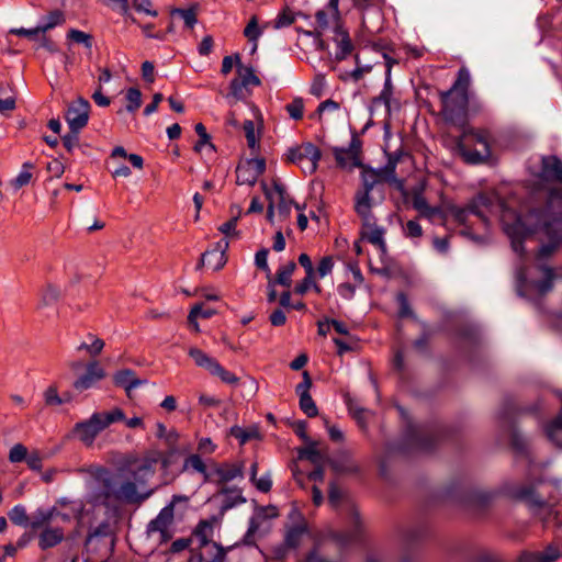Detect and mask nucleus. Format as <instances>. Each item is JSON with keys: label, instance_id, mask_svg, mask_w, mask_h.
<instances>
[{"label": "nucleus", "instance_id": "obj_20", "mask_svg": "<svg viewBox=\"0 0 562 562\" xmlns=\"http://www.w3.org/2000/svg\"><path fill=\"white\" fill-rule=\"evenodd\" d=\"M371 191L359 190L355 196V211L362 221H372L373 202L370 196Z\"/></svg>", "mask_w": 562, "mask_h": 562}, {"label": "nucleus", "instance_id": "obj_39", "mask_svg": "<svg viewBox=\"0 0 562 562\" xmlns=\"http://www.w3.org/2000/svg\"><path fill=\"white\" fill-rule=\"evenodd\" d=\"M34 165L32 162H24L22 166V170L19 175L12 180V186L14 189L19 190L24 186H27L32 180V169Z\"/></svg>", "mask_w": 562, "mask_h": 562}, {"label": "nucleus", "instance_id": "obj_54", "mask_svg": "<svg viewBox=\"0 0 562 562\" xmlns=\"http://www.w3.org/2000/svg\"><path fill=\"white\" fill-rule=\"evenodd\" d=\"M68 38H70L75 43L85 45L87 48L92 47L91 36L82 31L75 29L70 30L68 32Z\"/></svg>", "mask_w": 562, "mask_h": 562}, {"label": "nucleus", "instance_id": "obj_2", "mask_svg": "<svg viewBox=\"0 0 562 562\" xmlns=\"http://www.w3.org/2000/svg\"><path fill=\"white\" fill-rule=\"evenodd\" d=\"M527 220L533 224V229H525L520 220L517 221L514 229L525 231L526 235L535 232H542L548 243L543 244L537 254L538 259L550 257L562 241V190H554L549 194L543 209L532 210Z\"/></svg>", "mask_w": 562, "mask_h": 562}, {"label": "nucleus", "instance_id": "obj_3", "mask_svg": "<svg viewBox=\"0 0 562 562\" xmlns=\"http://www.w3.org/2000/svg\"><path fill=\"white\" fill-rule=\"evenodd\" d=\"M494 139L487 130L465 127L456 142V150L470 165L486 162L493 155Z\"/></svg>", "mask_w": 562, "mask_h": 562}, {"label": "nucleus", "instance_id": "obj_45", "mask_svg": "<svg viewBox=\"0 0 562 562\" xmlns=\"http://www.w3.org/2000/svg\"><path fill=\"white\" fill-rule=\"evenodd\" d=\"M211 374L220 378L222 382L227 384H236L238 382V378L233 372L223 368L218 361L211 371Z\"/></svg>", "mask_w": 562, "mask_h": 562}, {"label": "nucleus", "instance_id": "obj_16", "mask_svg": "<svg viewBox=\"0 0 562 562\" xmlns=\"http://www.w3.org/2000/svg\"><path fill=\"white\" fill-rule=\"evenodd\" d=\"M57 518H60L64 521L69 520V516L66 514H61L57 509L53 508L50 510H37L31 521H29V526L33 529H40V528H46L49 527L50 524L56 520Z\"/></svg>", "mask_w": 562, "mask_h": 562}, {"label": "nucleus", "instance_id": "obj_57", "mask_svg": "<svg viewBox=\"0 0 562 562\" xmlns=\"http://www.w3.org/2000/svg\"><path fill=\"white\" fill-rule=\"evenodd\" d=\"M244 132L249 148L255 149L258 145V139L255 134V124L251 120H246L244 122Z\"/></svg>", "mask_w": 562, "mask_h": 562}, {"label": "nucleus", "instance_id": "obj_64", "mask_svg": "<svg viewBox=\"0 0 562 562\" xmlns=\"http://www.w3.org/2000/svg\"><path fill=\"white\" fill-rule=\"evenodd\" d=\"M256 488L262 493H268L272 486V480L270 472L265 473L261 477L256 479V482H251Z\"/></svg>", "mask_w": 562, "mask_h": 562}, {"label": "nucleus", "instance_id": "obj_34", "mask_svg": "<svg viewBox=\"0 0 562 562\" xmlns=\"http://www.w3.org/2000/svg\"><path fill=\"white\" fill-rule=\"evenodd\" d=\"M88 338L91 340V342L90 344L85 342V341L81 342L77 347V351H83L85 350L90 357L94 358V357L99 356L102 352L105 344H104V341L101 338H99V337H97V336H94L92 334H89Z\"/></svg>", "mask_w": 562, "mask_h": 562}, {"label": "nucleus", "instance_id": "obj_41", "mask_svg": "<svg viewBox=\"0 0 562 562\" xmlns=\"http://www.w3.org/2000/svg\"><path fill=\"white\" fill-rule=\"evenodd\" d=\"M296 269L294 261H289L286 265L280 267L277 272V282L280 285L289 288L291 285V277Z\"/></svg>", "mask_w": 562, "mask_h": 562}, {"label": "nucleus", "instance_id": "obj_17", "mask_svg": "<svg viewBox=\"0 0 562 562\" xmlns=\"http://www.w3.org/2000/svg\"><path fill=\"white\" fill-rule=\"evenodd\" d=\"M262 188L266 194L270 193L274 196V209L278 211L279 215L282 217H288L291 213L292 201L286 196L282 186L276 183L272 190H268L267 186L262 183Z\"/></svg>", "mask_w": 562, "mask_h": 562}, {"label": "nucleus", "instance_id": "obj_13", "mask_svg": "<svg viewBox=\"0 0 562 562\" xmlns=\"http://www.w3.org/2000/svg\"><path fill=\"white\" fill-rule=\"evenodd\" d=\"M227 247V240L218 241L215 248L206 250L204 254H202L201 260L198 263L196 269H200L203 266H207L214 271L222 269L227 261L225 254Z\"/></svg>", "mask_w": 562, "mask_h": 562}, {"label": "nucleus", "instance_id": "obj_32", "mask_svg": "<svg viewBox=\"0 0 562 562\" xmlns=\"http://www.w3.org/2000/svg\"><path fill=\"white\" fill-rule=\"evenodd\" d=\"M546 435L554 446L562 448V414L546 426Z\"/></svg>", "mask_w": 562, "mask_h": 562}, {"label": "nucleus", "instance_id": "obj_47", "mask_svg": "<svg viewBox=\"0 0 562 562\" xmlns=\"http://www.w3.org/2000/svg\"><path fill=\"white\" fill-rule=\"evenodd\" d=\"M352 43L347 33L341 34V40L338 42V49L336 52V59L342 60L352 52Z\"/></svg>", "mask_w": 562, "mask_h": 562}, {"label": "nucleus", "instance_id": "obj_27", "mask_svg": "<svg viewBox=\"0 0 562 562\" xmlns=\"http://www.w3.org/2000/svg\"><path fill=\"white\" fill-rule=\"evenodd\" d=\"M543 175L553 180L562 181V161L554 157H546L542 159Z\"/></svg>", "mask_w": 562, "mask_h": 562}, {"label": "nucleus", "instance_id": "obj_42", "mask_svg": "<svg viewBox=\"0 0 562 562\" xmlns=\"http://www.w3.org/2000/svg\"><path fill=\"white\" fill-rule=\"evenodd\" d=\"M420 216L429 220L432 223L443 224L447 221V213L440 207L428 206L419 213Z\"/></svg>", "mask_w": 562, "mask_h": 562}, {"label": "nucleus", "instance_id": "obj_21", "mask_svg": "<svg viewBox=\"0 0 562 562\" xmlns=\"http://www.w3.org/2000/svg\"><path fill=\"white\" fill-rule=\"evenodd\" d=\"M278 516L279 512L276 506H266L257 508L249 520L248 535L257 532L263 521L276 518Z\"/></svg>", "mask_w": 562, "mask_h": 562}, {"label": "nucleus", "instance_id": "obj_40", "mask_svg": "<svg viewBox=\"0 0 562 562\" xmlns=\"http://www.w3.org/2000/svg\"><path fill=\"white\" fill-rule=\"evenodd\" d=\"M64 22V13L60 10H54L45 16L44 23L40 25V30H42V33H45L48 30L63 24Z\"/></svg>", "mask_w": 562, "mask_h": 562}, {"label": "nucleus", "instance_id": "obj_58", "mask_svg": "<svg viewBox=\"0 0 562 562\" xmlns=\"http://www.w3.org/2000/svg\"><path fill=\"white\" fill-rule=\"evenodd\" d=\"M45 403L48 406L61 405L65 401L58 395L57 387L50 385L44 392Z\"/></svg>", "mask_w": 562, "mask_h": 562}, {"label": "nucleus", "instance_id": "obj_10", "mask_svg": "<svg viewBox=\"0 0 562 562\" xmlns=\"http://www.w3.org/2000/svg\"><path fill=\"white\" fill-rule=\"evenodd\" d=\"M265 170L266 161L262 158L241 160L236 168V183L252 187Z\"/></svg>", "mask_w": 562, "mask_h": 562}, {"label": "nucleus", "instance_id": "obj_37", "mask_svg": "<svg viewBox=\"0 0 562 562\" xmlns=\"http://www.w3.org/2000/svg\"><path fill=\"white\" fill-rule=\"evenodd\" d=\"M471 77L470 72L467 68L462 67L458 71L457 80L453 86L448 90L454 93L464 92L468 93V88L470 86Z\"/></svg>", "mask_w": 562, "mask_h": 562}, {"label": "nucleus", "instance_id": "obj_36", "mask_svg": "<svg viewBox=\"0 0 562 562\" xmlns=\"http://www.w3.org/2000/svg\"><path fill=\"white\" fill-rule=\"evenodd\" d=\"M60 290L54 285H47L41 294L38 307H48L55 305L60 299Z\"/></svg>", "mask_w": 562, "mask_h": 562}, {"label": "nucleus", "instance_id": "obj_48", "mask_svg": "<svg viewBox=\"0 0 562 562\" xmlns=\"http://www.w3.org/2000/svg\"><path fill=\"white\" fill-rule=\"evenodd\" d=\"M215 311L209 307H204L203 304L194 305L188 316V322L193 323L199 317L210 318L214 315Z\"/></svg>", "mask_w": 562, "mask_h": 562}, {"label": "nucleus", "instance_id": "obj_30", "mask_svg": "<svg viewBox=\"0 0 562 562\" xmlns=\"http://www.w3.org/2000/svg\"><path fill=\"white\" fill-rule=\"evenodd\" d=\"M445 212L447 213V217L452 216L459 224H465L469 214L481 216V213L474 204H470L467 207L449 206Z\"/></svg>", "mask_w": 562, "mask_h": 562}, {"label": "nucleus", "instance_id": "obj_26", "mask_svg": "<svg viewBox=\"0 0 562 562\" xmlns=\"http://www.w3.org/2000/svg\"><path fill=\"white\" fill-rule=\"evenodd\" d=\"M539 270L542 274L541 280L531 281L530 285L541 295L548 293L553 286V280L555 278V273L553 269L547 266H540Z\"/></svg>", "mask_w": 562, "mask_h": 562}, {"label": "nucleus", "instance_id": "obj_33", "mask_svg": "<svg viewBox=\"0 0 562 562\" xmlns=\"http://www.w3.org/2000/svg\"><path fill=\"white\" fill-rule=\"evenodd\" d=\"M189 356L193 359L194 363L207 370L210 373L213 370L214 366L216 364L217 360L206 355L204 351H202L199 348H191L189 350Z\"/></svg>", "mask_w": 562, "mask_h": 562}, {"label": "nucleus", "instance_id": "obj_59", "mask_svg": "<svg viewBox=\"0 0 562 562\" xmlns=\"http://www.w3.org/2000/svg\"><path fill=\"white\" fill-rule=\"evenodd\" d=\"M27 467L33 471H41L43 467V456L40 451L33 450L25 460Z\"/></svg>", "mask_w": 562, "mask_h": 562}, {"label": "nucleus", "instance_id": "obj_52", "mask_svg": "<svg viewBox=\"0 0 562 562\" xmlns=\"http://www.w3.org/2000/svg\"><path fill=\"white\" fill-rule=\"evenodd\" d=\"M300 408L308 417H315L318 414L317 406L312 398L311 394L300 396Z\"/></svg>", "mask_w": 562, "mask_h": 562}, {"label": "nucleus", "instance_id": "obj_19", "mask_svg": "<svg viewBox=\"0 0 562 562\" xmlns=\"http://www.w3.org/2000/svg\"><path fill=\"white\" fill-rule=\"evenodd\" d=\"M364 226L363 237L371 243L372 245L376 246L381 251H385L386 245L384 241V228L378 226L374 222V218L372 221H362Z\"/></svg>", "mask_w": 562, "mask_h": 562}, {"label": "nucleus", "instance_id": "obj_61", "mask_svg": "<svg viewBox=\"0 0 562 562\" xmlns=\"http://www.w3.org/2000/svg\"><path fill=\"white\" fill-rule=\"evenodd\" d=\"M133 5L135 10L139 13H145L150 16H157V10L153 9V4L150 0H134Z\"/></svg>", "mask_w": 562, "mask_h": 562}, {"label": "nucleus", "instance_id": "obj_44", "mask_svg": "<svg viewBox=\"0 0 562 562\" xmlns=\"http://www.w3.org/2000/svg\"><path fill=\"white\" fill-rule=\"evenodd\" d=\"M9 518L18 526H29V517L25 507L22 505L14 506L9 513Z\"/></svg>", "mask_w": 562, "mask_h": 562}, {"label": "nucleus", "instance_id": "obj_22", "mask_svg": "<svg viewBox=\"0 0 562 562\" xmlns=\"http://www.w3.org/2000/svg\"><path fill=\"white\" fill-rule=\"evenodd\" d=\"M65 537L64 530L59 527H46L40 533L38 537V547L42 550H46L48 548H53L60 543Z\"/></svg>", "mask_w": 562, "mask_h": 562}, {"label": "nucleus", "instance_id": "obj_60", "mask_svg": "<svg viewBox=\"0 0 562 562\" xmlns=\"http://www.w3.org/2000/svg\"><path fill=\"white\" fill-rule=\"evenodd\" d=\"M248 87L237 77L231 82V95L237 100H241L246 97V90Z\"/></svg>", "mask_w": 562, "mask_h": 562}, {"label": "nucleus", "instance_id": "obj_51", "mask_svg": "<svg viewBox=\"0 0 562 562\" xmlns=\"http://www.w3.org/2000/svg\"><path fill=\"white\" fill-rule=\"evenodd\" d=\"M29 454L27 448L22 443H15L9 452V461L11 463H19L26 460Z\"/></svg>", "mask_w": 562, "mask_h": 562}, {"label": "nucleus", "instance_id": "obj_15", "mask_svg": "<svg viewBox=\"0 0 562 562\" xmlns=\"http://www.w3.org/2000/svg\"><path fill=\"white\" fill-rule=\"evenodd\" d=\"M359 151V142L353 138L348 148H335L334 156L340 167L352 168L361 165Z\"/></svg>", "mask_w": 562, "mask_h": 562}, {"label": "nucleus", "instance_id": "obj_55", "mask_svg": "<svg viewBox=\"0 0 562 562\" xmlns=\"http://www.w3.org/2000/svg\"><path fill=\"white\" fill-rule=\"evenodd\" d=\"M295 21V14L293 11L285 9L283 10L274 21L276 29H282L291 25Z\"/></svg>", "mask_w": 562, "mask_h": 562}, {"label": "nucleus", "instance_id": "obj_5", "mask_svg": "<svg viewBox=\"0 0 562 562\" xmlns=\"http://www.w3.org/2000/svg\"><path fill=\"white\" fill-rule=\"evenodd\" d=\"M187 498L180 495H173L169 504L160 509L158 515L151 519L146 528L148 538L155 539L159 543H166L172 539L175 533V506L180 501Z\"/></svg>", "mask_w": 562, "mask_h": 562}, {"label": "nucleus", "instance_id": "obj_1", "mask_svg": "<svg viewBox=\"0 0 562 562\" xmlns=\"http://www.w3.org/2000/svg\"><path fill=\"white\" fill-rule=\"evenodd\" d=\"M136 463L137 457L130 456L114 473L99 469L94 474L93 502L112 507L119 504H140L149 498L154 490L147 488L145 482H139Z\"/></svg>", "mask_w": 562, "mask_h": 562}, {"label": "nucleus", "instance_id": "obj_7", "mask_svg": "<svg viewBox=\"0 0 562 562\" xmlns=\"http://www.w3.org/2000/svg\"><path fill=\"white\" fill-rule=\"evenodd\" d=\"M515 495L527 503L532 515L544 526L552 519L558 518L559 513L555 509L558 502L552 498H544L542 495L537 493L533 487L521 486L516 491Z\"/></svg>", "mask_w": 562, "mask_h": 562}, {"label": "nucleus", "instance_id": "obj_24", "mask_svg": "<svg viewBox=\"0 0 562 562\" xmlns=\"http://www.w3.org/2000/svg\"><path fill=\"white\" fill-rule=\"evenodd\" d=\"M558 546L550 543L541 551L530 552L526 555L527 562H555L561 558Z\"/></svg>", "mask_w": 562, "mask_h": 562}, {"label": "nucleus", "instance_id": "obj_4", "mask_svg": "<svg viewBox=\"0 0 562 562\" xmlns=\"http://www.w3.org/2000/svg\"><path fill=\"white\" fill-rule=\"evenodd\" d=\"M125 415L122 409L115 408L108 413H94L88 420L77 423L74 432L80 441L91 446L95 437L115 422L123 420Z\"/></svg>", "mask_w": 562, "mask_h": 562}, {"label": "nucleus", "instance_id": "obj_29", "mask_svg": "<svg viewBox=\"0 0 562 562\" xmlns=\"http://www.w3.org/2000/svg\"><path fill=\"white\" fill-rule=\"evenodd\" d=\"M183 470L200 473L203 476V481L206 482V475L210 467L207 468L200 454L193 453L186 458L183 462Z\"/></svg>", "mask_w": 562, "mask_h": 562}, {"label": "nucleus", "instance_id": "obj_49", "mask_svg": "<svg viewBox=\"0 0 562 562\" xmlns=\"http://www.w3.org/2000/svg\"><path fill=\"white\" fill-rule=\"evenodd\" d=\"M285 110L291 119L301 120L304 113V103L301 98H295L292 102L285 105Z\"/></svg>", "mask_w": 562, "mask_h": 562}, {"label": "nucleus", "instance_id": "obj_31", "mask_svg": "<svg viewBox=\"0 0 562 562\" xmlns=\"http://www.w3.org/2000/svg\"><path fill=\"white\" fill-rule=\"evenodd\" d=\"M299 459H306L315 465L322 464L325 454L317 449L315 441H307V446L299 451Z\"/></svg>", "mask_w": 562, "mask_h": 562}, {"label": "nucleus", "instance_id": "obj_63", "mask_svg": "<svg viewBox=\"0 0 562 562\" xmlns=\"http://www.w3.org/2000/svg\"><path fill=\"white\" fill-rule=\"evenodd\" d=\"M333 268H334L333 258L329 256H326V257L322 258V260L319 261L316 273L318 274L319 278H324L333 271Z\"/></svg>", "mask_w": 562, "mask_h": 562}, {"label": "nucleus", "instance_id": "obj_46", "mask_svg": "<svg viewBox=\"0 0 562 562\" xmlns=\"http://www.w3.org/2000/svg\"><path fill=\"white\" fill-rule=\"evenodd\" d=\"M310 289H313L316 293H321V286L315 282V274H306V277L295 286L297 294H305Z\"/></svg>", "mask_w": 562, "mask_h": 562}, {"label": "nucleus", "instance_id": "obj_28", "mask_svg": "<svg viewBox=\"0 0 562 562\" xmlns=\"http://www.w3.org/2000/svg\"><path fill=\"white\" fill-rule=\"evenodd\" d=\"M114 382L116 385L124 387L128 394L133 389L139 386L143 383L142 380L135 378V374L132 370L127 369L119 371L114 375Z\"/></svg>", "mask_w": 562, "mask_h": 562}, {"label": "nucleus", "instance_id": "obj_56", "mask_svg": "<svg viewBox=\"0 0 562 562\" xmlns=\"http://www.w3.org/2000/svg\"><path fill=\"white\" fill-rule=\"evenodd\" d=\"M338 109H339V104L337 102H335L330 99L326 100L318 105L317 111L314 114V117H317L319 121H322L323 115L325 113L337 112Z\"/></svg>", "mask_w": 562, "mask_h": 562}, {"label": "nucleus", "instance_id": "obj_9", "mask_svg": "<svg viewBox=\"0 0 562 562\" xmlns=\"http://www.w3.org/2000/svg\"><path fill=\"white\" fill-rule=\"evenodd\" d=\"M243 475L244 464L241 462H212L210 465L209 473L206 475V482L215 484H225L237 477H243Z\"/></svg>", "mask_w": 562, "mask_h": 562}, {"label": "nucleus", "instance_id": "obj_8", "mask_svg": "<svg viewBox=\"0 0 562 562\" xmlns=\"http://www.w3.org/2000/svg\"><path fill=\"white\" fill-rule=\"evenodd\" d=\"M170 453L165 454L160 450L151 449L147 451L142 459L137 458L136 468L138 470L139 482L147 484L148 480L151 479L156 472V465L161 464L162 469H168L170 465Z\"/></svg>", "mask_w": 562, "mask_h": 562}, {"label": "nucleus", "instance_id": "obj_62", "mask_svg": "<svg viewBox=\"0 0 562 562\" xmlns=\"http://www.w3.org/2000/svg\"><path fill=\"white\" fill-rule=\"evenodd\" d=\"M261 32L258 29L257 19L252 16L244 30V35L251 42H256Z\"/></svg>", "mask_w": 562, "mask_h": 562}, {"label": "nucleus", "instance_id": "obj_43", "mask_svg": "<svg viewBox=\"0 0 562 562\" xmlns=\"http://www.w3.org/2000/svg\"><path fill=\"white\" fill-rule=\"evenodd\" d=\"M381 181V173L374 170H364L362 172V183L364 191H373Z\"/></svg>", "mask_w": 562, "mask_h": 562}, {"label": "nucleus", "instance_id": "obj_6", "mask_svg": "<svg viewBox=\"0 0 562 562\" xmlns=\"http://www.w3.org/2000/svg\"><path fill=\"white\" fill-rule=\"evenodd\" d=\"M440 100L443 120L457 127L465 128L468 124V93H454L447 90L440 93Z\"/></svg>", "mask_w": 562, "mask_h": 562}, {"label": "nucleus", "instance_id": "obj_18", "mask_svg": "<svg viewBox=\"0 0 562 562\" xmlns=\"http://www.w3.org/2000/svg\"><path fill=\"white\" fill-rule=\"evenodd\" d=\"M305 158L321 159V150L312 143H304L299 147L291 148L288 153V159L296 165Z\"/></svg>", "mask_w": 562, "mask_h": 562}, {"label": "nucleus", "instance_id": "obj_53", "mask_svg": "<svg viewBox=\"0 0 562 562\" xmlns=\"http://www.w3.org/2000/svg\"><path fill=\"white\" fill-rule=\"evenodd\" d=\"M171 14L180 16L189 29H192L196 23V14L192 9H175Z\"/></svg>", "mask_w": 562, "mask_h": 562}, {"label": "nucleus", "instance_id": "obj_14", "mask_svg": "<svg viewBox=\"0 0 562 562\" xmlns=\"http://www.w3.org/2000/svg\"><path fill=\"white\" fill-rule=\"evenodd\" d=\"M213 525L206 520H202L195 527L192 533V542L196 543V548L200 549V552H206L213 549L212 546H218L216 542L212 541L213 538Z\"/></svg>", "mask_w": 562, "mask_h": 562}, {"label": "nucleus", "instance_id": "obj_23", "mask_svg": "<svg viewBox=\"0 0 562 562\" xmlns=\"http://www.w3.org/2000/svg\"><path fill=\"white\" fill-rule=\"evenodd\" d=\"M218 496L221 497V513H225L239 504H244L246 498L238 488H222Z\"/></svg>", "mask_w": 562, "mask_h": 562}, {"label": "nucleus", "instance_id": "obj_25", "mask_svg": "<svg viewBox=\"0 0 562 562\" xmlns=\"http://www.w3.org/2000/svg\"><path fill=\"white\" fill-rule=\"evenodd\" d=\"M308 532L306 521L300 517V521L288 528L285 533V543L288 547L296 548L303 537Z\"/></svg>", "mask_w": 562, "mask_h": 562}, {"label": "nucleus", "instance_id": "obj_50", "mask_svg": "<svg viewBox=\"0 0 562 562\" xmlns=\"http://www.w3.org/2000/svg\"><path fill=\"white\" fill-rule=\"evenodd\" d=\"M126 100L128 101L126 110L128 112L136 111L142 104L140 91L137 88H130L126 92Z\"/></svg>", "mask_w": 562, "mask_h": 562}, {"label": "nucleus", "instance_id": "obj_35", "mask_svg": "<svg viewBox=\"0 0 562 562\" xmlns=\"http://www.w3.org/2000/svg\"><path fill=\"white\" fill-rule=\"evenodd\" d=\"M213 549L206 552H198L192 554V562H203L204 555H209L211 559L207 562H225L226 550L220 546H212Z\"/></svg>", "mask_w": 562, "mask_h": 562}, {"label": "nucleus", "instance_id": "obj_12", "mask_svg": "<svg viewBox=\"0 0 562 562\" xmlns=\"http://www.w3.org/2000/svg\"><path fill=\"white\" fill-rule=\"evenodd\" d=\"M106 376L104 368L97 360H91L86 364V372L74 381V389L83 392L94 387Z\"/></svg>", "mask_w": 562, "mask_h": 562}, {"label": "nucleus", "instance_id": "obj_11", "mask_svg": "<svg viewBox=\"0 0 562 562\" xmlns=\"http://www.w3.org/2000/svg\"><path fill=\"white\" fill-rule=\"evenodd\" d=\"M90 104L87 100L79 98L72 102L65 114L69 128L80 132L88 123Z\"/></svg>", "mask_w": 562, "mask_h": 562}, {"label": "nucleus", "instance_id": "obj_38", "mask_svg": "<svg viewBox=\"0 0 562 562\" xmlns=\"http://www.w3.org/2000/svg\"><path fill=\"white\" fill-rule=\"evenodd\" d=\"M237 77L246 87L260 86L261 83L260 79L255 75L252 67H246L241 64L237 65Z\"/></svg>", "mask_w": 562, "mask_h": 562}]
</instances>
